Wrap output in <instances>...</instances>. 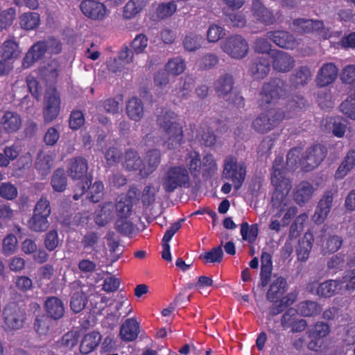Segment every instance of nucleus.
I'll list each match as a JSON object with an SVG mask.
<instances>
[{
    "mask_svg": "<svg viewBox=\"0 0 355 355\" xmlns=\"http://www.w3.org/2000/svg\"><path fill=\"white\" fill-rule=\"evenodd\" d=\"M284 160L281 157L275 159L271 174V182L275 187L272 196V202L278 211L275 214V218L282 216V210L288 206L290 199L288 196L291 188V182L285 175V169L283 166ZM269 227L270 230L279 232L281 224L277 218H272Z\"/></svg>",
    "mask_w": 355,
    "mask_h": 355,
    "instance_id": "nucleus-1",
    "label": "nucleus"
},
{
    "mask_svg": "<svg viewBox=\"0 0 355 355\" xmlns=\"http://www.w3.org/2000/svg\"><path fill=\"white\" fill-rule=\"evenodd\" d=\"M177 118V114L171 110L163 112L157 116V124L164 131L163 146L168 149L177 148L182 143V126Z\"/></svg>",
    "mask_w": 355,
    "mask_h": 355,
    "instance_id": "nucleus-2",
    "label": "nucleus"
},
{
    "mask_svg": "<svg viewBox=\"0 0 355 355\" xmlns=\"http://www.w3.org/2000/svg\"><path fill=\"white\" fill-rule=\"evenodd\" d=\"M308 290L324 297H330L335 294H343L345 291H353L355 289V270H352L340 279L329 280L318 284L316 282L309 284Z\"/></svg>",
    "mask_w": 355,
    "mask_h": 355,
    "instance_id": "nucleus-3",
    "label": "nucleus"
},
{
    "mask_svg": "<svg viewBox=\"0 0 355 355\" xmlns=\"http://www.w3.org/2000/svg\"><path fill=\"white\" fill-rule=\"evenodd\" d=\"M300 154V149L298 148L291 150L287 155V165L293 168L299 164L304 171H309L321 163L326 156L327 150L324 146L316 144L306 150L305 156L302 159H299Z\"/></svg>",
    "mask_w": 355,
    "mask_h": 355,
    "instance_id": "nucleus-4",
    "label": "nucleus"
},
{
    "mask_svg": "<svg viewBox=\"0 0 355 355\" xmlns=\"http://www.w3.org/2000/svg\"><path fill=\"white\" fill-rule=\"evenodd\" d=\"M222 176L230 180L234 189L239 190L245 179L246 165L243 162H238L235 157L229 155L225 159Z\"/></svg>",
    "mask_w": 355,
    "mask_h": 355,
    "instance_id": "nucleus-5",
    "label": "nucleus"
},
{
    "mask_svg": "<svg viewBox=\"0 0 355 355\" xmlns=\"http://www.w3.org/2000/svg\"><path fill=\"white\" fill-rule=\"evenodd\" d=\"M189 175L183 166L170 167L162 178V184L166 192H173L178 187L187 184Z\"/></svg>",
    "mask_w": 355,
    "mask_h": 355,
    "instance_id": "nucleus-6",
    "label": "nucleus"
},
{
    "mask_svg": "<svg viewBox=\"0 0 355 355\" xmlns=\"http://www.w3.org/2000/svg\"><path fill=\"white\" fill-rule=\"evenodd\" d=\"M286 115L280 112L278 108H272L266 112L260 114L253 121V129L259 133H266L277 127Z\"/></svg>",
    "mask_w": 355,
    "mask_h": 355,
    "instance_id": "nucleus-7",
    "label": "nucleus"
},
{
    "mask_svg": "<svg viewBox=\"0 0 355 355\" xmlns=\"http://www.w3.org/2000/svg\"><path fill=\"white\" fill-rule=\"evenodd\" d=\"M60 97L55 88H49L45 94L43 107V117L46 123L55 120L60 110Z\"/></svg>",
    "mask_w": 355,
    "mask_h": 355,
    "instance_id": "nucleus-8",
    "label": "nucleus"
},
{
    "mask_svg": "<svg viewBox=\"0 0 355 355\" xmlns=\"http://www.w3.org/2000/svg\"><path fill=\"white\" fill-rule=\"evenodd\" d=\"M222 50L234 59L244 58L248 52V44L240 35H233L227 37L221 44Z\"/></svg>",
    "mask_w": 355,
    "mask_h": 355,
    "instance_id": "nucleus-9",
    "label": "nucleus"
},
{
    "mask_svg": "<svg viewBox=\"0 0 355 355\" xmlns=\"http://www.w3.org/2000/svg\"><path fill=\"white\" fill-rule=\"evenodd\" d=\"M73 293L71 299V309L74 313L80 312L85 307L87 301V296L92 293L94 286L81 284L80 281H75L71 284Z\"/></svg>",
    "mask_w": 355,
    "mask_h": 355,
    "instance_id": "nucleus-10",
    "label": "nucleus"
},
{
    "mask_svg": "<svg viewBox=\"0 0 355 355\" xmlns=\"http://www.w3.org/2000/svg\"><path fill=\"white\" fill-rule=\"evenodd\" d=\"M4 328L15 330L21 328L25 320L24 311L15 303L8 304L3 309Z\"/></svg>",
    "mask_w": 355,
    "mask_h": 355,
    "instance_id": "nucleus-11",
    "label": "nucleus"
},
{
    "mask_svg": "<svg viewBox=\"0 0 355 355\" xmlns=\"http://www.w3.org/2000/svg\"><path fill=\"white\" fill-rule=\"evenodd\" d=\"M292 29L297 33L318 32L323 38L330 37L329 30L325 28L322 21L297 19L293 21Z\"/></svg>",
    "mask_w": 355,
    "mask_h": 355,
    "instance_id": "nucleus-12",
    "label": "nucleus"
},
{
    "mask_svg": "<svg viewBox=\"0 0 355 355\" xmlns=\"http://www.w3.org/2000/svg\"><path fill=\"white\" fill-rule=\"evenodd\" d=\"M251 14L255 20L266 26L272 25L279 21L260 0H252Z\"/></svg>",
    "mask_w": 355,
    "mask_h": 355,
    "instance_id": "nucleus-13",
    "label": "nucleus"
},
{
    "mask_svg": "<svg viewBox=\"0 0 355 355\" xmlns=\"http://www.w3.org/2000/svg\"><path fill=\"white\" fill-rule=\"evenodd\" d=\"M338 73V68L334 63L323 64L317 73L315 83L318 87H327L337 79Z\"/></svg>",
    "mask_w": 355,
    "mask_h": 355,
    "instance_id": "nucleus-14",
    "label": "nucleus"
},
{
    "mask_svg": "<svg viewBox=\"0 0 355 355\" xmlns=\"http://www.w3.org/2000/svg\"><path fill=\"white\" fill-rule=\"evenodd\" d=\"M270 57L272 58L274 69L279 72H288L295 66L293 58L284 51L272 50L270 53Z\"/></svg>",
    "mask_w": 355,
    "mask_h": 355,
    "instance_id": "nucleus-15",
    "label": "nucleus"
},
{
    "mask_svg": "<svg viewBox=\"0 0 355 355\" xmlns=\"http://www.w3.org/2000/svg\"><path fill=\"white\" fill-rule=\"evenodd\" d=\"M80 9L85 16L92 19H102L107 15L105 5L94 0L83 1Z\"/></svg>",
    "mask_w": 355,
    "mask_h": 355,
    "instance_id": "nucleus-16",
    "label": "nucleus"
},
{
    "mask_svg": "<svg viewBox=\"0 0 355 355\" xmlns=\"http://www.w3.org/2000/svg\"><path fill=\"white\" fill-rule=\"evenodd\" d=\"M284 90L276 82L266 83L263 85L260 93V105L265 106L275 102L277 98L284 96Z\"/></svg>",
    "mask_w": 355,
    "mask_h": 355,
    "instance_id": "nucleus-17",
    "label": "nucleus"
},
{
    "mask_svg": "<svg viewBox=\"0 0 355 355\" xmlns=\"http://www.w3.org/2000/svg\"><path fill=\"white\" fill-rule=\"evenodd\" d=\"M333 193L331 191L326 192L319 201L313 220L315 223L321 224L327 218L332 206Z\"/></svg>",
    "mask_w": 355,
    "mask_h": 355,
    "instance_id": "nucleus-18",
    "label": "nucleus"
},
{
    "mask_svg": "<svg viewBox=\"0 0 355 355\" xmlns=\"http://www.w3.org/2000/svg\"><path fill=\"white\" fill-rule=\"evenodd\" d=\"M87 161L82 157L71 159L67 167L68 175L73 180H82L87 177Z\"/></svg>",
    "mask_w": 355,
    "mask_h": 355,
    "instance_id": "nucleus-19",
    "label": "nucleus"
},
{
    "mask_svg": "<svg viewBox=\"0 0 355 355\" xmlns=\"http://www.w3.org/2000/svg\"><path fill=\"white\" fill-rule=\"evenodd\" d=\"M267 37L281 48L293 49L297 45L296 40L293 35L287 31H270L267 33Z\"/></svg>",
    "mask_w": 355,
    "mask_h": 355,
    "instance_id": "nucleus-20",
    "label": "nucleus"
},
{
    "mask_svg": "<svg viewBox=\"0 0 355 355\" xmlns=\"http://www.w3.org/2000/svg\"><path fill=\"white\" fill-rule=\"evenodd\" d=\"M314 191L315 189L311 183L302 181L295 187L293 199L299 205H304L311 200Z\"/></svg>",
    "mask_w": 355,
    "mask_h": 355,
    "instance_id": "nucleus-21",
    "label": "nucleus"
},
{
    "mask_svg": "<svg viewBox=\"0 0 355 355\" xmlns=\"http://www.w3.org/2000/svg\"><path fill=\"white\" fill-rule=\"evenodd\" d=\"M46 53L44 42H39L34 44L23 59L22 67L24 69L31 67L35 62L40 60Z\"/></svg>",
    "mask_w": 355,
    "mask_h": 355,
    "instance_id": "nucleus-22",
    "label": "nucleus"
},
{
    "mask_svg": "<svg viewBox=\"0 0 355 355\" xmlns=\"http://www.w3.org/2000/svg\"><path fill=\"white\" fill-rule=\"evenodd\" d=\"M139 331V327L137 321L134 318H129L121 324L119 336L123 340L130 342L137 338Z\"/></svg>",
    "mask_w": 355,
    "mask_h": 355,
    "instance_id": "nucleus-23",
    "label": "nucleus"
},
{
    "mask_svg": "<svg viewBox=\"0 0 355 355\" xmlns=\"http://www.w3.org/2000/svg\"><path fill=\"white\" fill-rule=\"evenodd\" d=\"M48 316L55 320L61 318L64 313L63 302L56 297H48L44 304Z\"/></svg>",
    "mask_w": 355,
    "mask_h": 355,
    "instance_id": "nucleus-24",
    "label": "nucleus"
},
{
    "mask_svg": "<svg viewBox=\"0 0 355 355\" xmlns=\"http://www.w3.org/2000/svg\"><path fill=\"white\" fill-rule=\"evenodd\" d=\"M114 214V205L105 202L98 206L94 214V220L100 226H103L110 222Z\"/></svg>",
    "mask_w": 355,
    "mask_h": 355,
    "instance_id": "nucleus-25",
    "label": "nucleus"
},
{
    "mask_svg": "<svg viewBox=\"0 0 355 355\" xmlns=\"http://www.w3.org/2000/svg\"><path fill=\"white\" fill-rule=\"evenodd\" d=\"M160 162V152L157 150H150L147 153L145 163L140 168V175L146 177L152 173Z\"/></svg>",
    "mask_w": 355,
    "mask_h": 355,
    "instance_id": "nucleus-26",
    "label": "nucleus"
},
{
    "mask_svg": "<svg viewBox=\"0 0 355 355\" xmlns=\"http://www.w3.org/2000/svg\"><path fill=\"white\" fill-rule=\"evenodd\" d=\"M234 85V80L232 76L223 74L220 76L216 81L214 88L218 96L222 98H226L230 96Z\"/></svg>",
    "mask_w": 355,
    "mask_h": 355,
    "instance_id": "nucleus-27",
    "label": "nucleus"
},
{
    "mask_svg": "<svg viewBox=\"0 0 355 355\" xmlns=\"http://www.w3.org/2000/svg\"><path fill=\"white\" fill-rule=\"evenodd\" d=\"M1 124L7 132H15L21 125L20 116L15 112H6L1 117Z\"/></svg>",
    "mask_w": 355,
    "mask_h": 355,
    "instance_id": "nucleus-28",
    "label": "nucleus"
},
{
    "mask_svg": "<svg viewBox=\"0 0 355 355\" xmlns=\"http://www.w3.org/2000/svg\"><path fill=\"white\" fill-rule=\"evenodd\" d=\"M268 55L258 58L250 67V72L254 78H264L270 71V62Z\"/></svg>",
    "mask_w": 355,
    "mask_h": 355,
    "instance_id": "nucleus-29",
    "label": "nucleus"
},
{
    "mask_svg": "<svg viewBox=\"0 0 355 355\" xmlns=\"http://www.w3.org/2000/svg\"><path fill=\"white\" fill-rule=\"evenodd\" d=\"M313 240V235L311 232H306L303 238L300 240L296 250L297 259L300 261H305L309 259Z\"/></svg>",
    "mask_w": 355,
    "mask_h": 355,
    "instance_id": "nucleus-30",
    "label": "nucleus"
},
{
    "mask_svg": "<svg viewBox=\"0 0 355 355\" xmlns=\"http://www.w3.org/2000/svg\"><path fill=\"white\" fill-rule=\"evenodd\" d=\"M126 113L128 117L135 121H139L144 115V106L141 101L136 97L130 98L126 104Z\"/></svg>",
    "mask_w": 355,
    "mask_h": 355,
    "instance_id": "nucleus-31",
    "label": "nucleus"
},
{
    "mask_svg": "<svg viewBox=\"0 0 355 355\" xmlns=\"http://www.w3.org/2000/svg\"><path fill=\"white\" fill-rule=\"evenodd\" d=\"M54 155L52 152H41L37 158L35 167L42 175H47L53 164Z\"/></svg>",
    "mask_w": 355,
    "mask_h": 355,
    "instance_id": "nucleus-32",
    "label": "nucleus"
},
{
    "mask_svg": "<svg viewBox=\"0 0 355 355\" xmlns=\"http://www.w3.org/2000/svg\"><path fill=\"white\" fill-rule=\"evenodd\" d=\"M132 202L130 196L120 197L114 205L117 218H129L132 214Z\"/></svg>",
    "mask_w": 355,
    "mask_h": 355,
    "instance_id": "nucleus-33",
    "label": "nucleus"
},
{
    "mask_svg": "<svg viewBox=\"0 0 355 355\" xmlns=\"http://www.w3.org/2000/svg\"><path fill=\"white\" fill-rule=\"evenodd\" d=\"M101 340V336L98 332L92 331L86 334L80 343V352L85 354L90 353L98 345Z\"/></svg>",
    "mask_w": 355,
    "mask_h": 355,
    "instance_id": "nucleus-34",
    "label": "nucleus"
},
{
    "mask_svg": "<svg viewBox=\"0 0 355 355\" xmlns=\"http://www.w3.org/2000/svg\"><path fill=\"white\" fill-rule=\"evenodd\" d=\"M286 281L283 277H278L273 281L267 293V298L270 302H277L285 293Z\"/></svg>",
    "mask_w": 355,
    "mask_h": 355,
    "instance_id": "nucleus-35",
    "label": "nucleus"
},
{
    "mask_svg": "<svg viewBox=\"0 0 355 355\" xmlns=\"http://www.w3.org/2000/svg\"><path fill=\"white\" fill-rule=\"evenodd\" d=\"M0 53L4 60H8L17 58L21 51L18 44L14 40H7L3 43Z\"/></svg>",
    "mask_w": 355,
    "mask_h": 355,
    "instance_id": "nucleus-36",
    "label": "nucleus"
},
{
    "mask_svg": "<svg viewBox=\"0 0 355 355\" xmlns=\"http://www.w3.org/2000/svg\"><path fill=\"white\" fill-rule=\"evenodd\" d=\"M146 6V0H130L123 8V18L131 19L139 13Z\"/></svg>",
    "mask_w": 355,
    "mask_h": 355,
    "instance_id": "nucleus-37",
    "label": "nucleus"
},
{
    "mask_svg": "<svg viewBox=\"0 0 355 355\" xmlns=\"http://www.w3.org/2000/svg\"><path fill=\"white\" fill-rule=\"evenodd\" d=\"M40 23V15L37 12H25L19 17V25L25 30H33L37 28Z\"/></svg>",
    "mask_w": 355,
    "mask_h": 355,
    "instance_id": "nucleus-38",
    "label": "nucleus"
},
{
    "mask_svg": "<svg viewBox=\"0 0 355 355\" xmlns=\"http://www.w3.org/2000/svg\"><path fill=\"white\" fill-rule=\"evenodd\" d=\"M321 310V306L313 301H304L297 305L298 313L304 317L314 316L318 314Z\"/></svg>",
    "mask_w": 355,
    "mask_h": 355,
    "instance_id": "nucleus-39",
    "label": "nucleus"
},
{
    "mask_svg": "<svg viewBox=\"0 0 355 355\" xmlns=\"http://www.w3.org/2000/svg\"><path fill=\"white\" fill-rule=\"evenodd\" d=\"M54 322L48 316L42 315L35 320L34 327L40 336H47L52 333V327Z\"/></svg>",
    "mask_w": 355,
    "mask_h": 355,
    "instance_id": "nucleus-40",
    "label": "nucleus"
},
{
    "mask_svg": "<svg viewBox=\"0 0 355 355\" xmlns=\"http://www.w3.org/2000/svg\"><path fill=\"white\" fill-rule=\"evenodd\" d=\"M27 226L33 232H42L48 229L49 223L48 218L33 214L27 222Z\"/></svg>",
    "mask_w": 355,
    "mask_h": 355,
    "instance_id": "nucleus-41",
    "label": "nucleus"
},
{
    "mask_svg": "<svg viewBox=\"0 0 355 355\" xmlns=\"http://www.w3.org/2000/svg\"><path fill=\"white\" fill-rule=\"evenodd\" d=\"M124 167L129 171H136L142 168V161L138 156L137 153L133 150H129L125 153Z\"/></svg>",
    "mask_w": 355,
    "mask_h": 355,
    "instance_id": "nucleus-42",
    "label": "nucleus"
},
{
    "mask_svg": "<svg viewBox=\"0 0 355 355\" xmlns=\"http://www.w3.org/2000/svg\"><path fill=\"white\" fill-rule=\"evenodd\" d=\"M304 107V101L302 97L297 96L289 100L286 106V111L280 110L286 115L285 119L292 118Z\"/></svg>",
    "mask_w": 355,
    "mask_h": 355,
    "instance_id": "nucleus-43",
    "label": "nucleus"
},
{
    "mask_svg": "<svg viewBox=\"0 0 355 355\" xmlns=\"http://www.w3.org/2000/svg\"><path fill=\"white\" fill-rule=\"evenodd\" d=\"M185 68V62L180 57H176L169 60L165 66L166 71L173 76H178L182 73Z\"/></svg>",
    "mask_w": 355,
    "mask_h": 355,
    "instance_id": "nucleus-44",
    "label": "nucleus"
},
{
    "mask_svg": "<svg viewBox=\"0 0 355 355\" xmlns=\"http://www.w3.org/2000/svg\"><path fill=\"white\" fill-rule=\"evenodd\" d=\"M312 73L308 67H299L293 76L292 81L295 85H304L311 79Z\"/></svg>",
    "mask_w": 355,
    "mask_h": 355,
    "instance_id": "nucleus-45",
    "label": "nucleus"
},
{
    "mask_svg": "<svg viewBox=\"0 0 355 355\" xmlns=\"http://www.w3.org/2000/svg\"><path fill=\"white\" fill-rule=\"evenodd\" d=\"M51 185L55 191L62 192L67 187V178L64 170L58 169L51 179Z\"/></svg>",
    "mask_w": 355,
    "mask_h": 355,
    "instance_id": "nucleus-46",
    "label": "nucleus"
},
{
    "mask_svg": "<svg viewBox=\"0 0 355 355\" xmlns=\"http://www.w3.org/2000/svg\"><path fill=\"white\" fill-rule=\"evenodd\" d=\"M187 165L191 173L198 174L201 168V159L198 153L189 151L186 157Z\"/></svg>",
    "mask_w": 355,
    "mask_h": 355,
    "instance_id": "nucleus-47",
    "label": "nucleus"
},
{
    "mask_svg": "<svg viewBox=\"0 0 355 355\" xmlns=\"http://www.w3.org/2000/svg\"><path fill=\"white\" fill-rule=\"evenodd\" d=\"M104 193V185L101 181H96L87 188V198L93 202H98Z\"/></svg>",
    "mask_w": 355,
    "mask_h": 355,
    "instance_id": "nucleus-48",
    "label": "nucleus"
},
{
    "mask_svg": "<svg viewBox=\"0 0 355 355\" xmlns=\"http://www.w3.org/2000/svg\"><path fill=\"white\" fill-rule=\"evenodd\" d=\"M241 234L243 240L250 243H253L258 235V226L254 224L249 225L248 223H243L241 227Z\"/></svg>",
    "mask_w": 355,
    "mask_h": 355,
    "instance_id": "nucleus-49",
    "label": "nucleus"
},
{
    "mask_svg": "<svg viewBox=\"0 0 355 355\" xmlns=\"http://www.w3.org/2000/svg\"><path fill=\"white\" fill-rule=\"evenodd\" d=\"M177 10V5L174 1L162 3L158 6L156 14L159 19H166L173 15Z\"/></svg>",
    "mask_w": 355,
    "mask_h": 355,
    "instance_id": "nucleus-50",
    "label": "nucleus"
},
{
    "mask_svg": "<svg viewBox=\"0 0 355 355\" xmlns=\"http://www.w3.org/2000/svg\"><path fill=\"white\" fill-rule=\"evenodd\" d=\"M202 37L198 35L190 34L185 37L183 44L186 50L193 51L198 49L202 43Z\"/></svg>",
    "mask_w": 355,
    "mask_h": 355,
    "instance_id": "nucleus-51",
    "label": "nucleus"
},
{
    "mask_svg": "<svg viewBox=\"0 0 355 355\" xmlns=\"http://www.w3.org/2000/svg\"><path fill=\"white\" fill-rule=\"evenodd\" d=\"M223 252L221 246L212 248L210 251L200 256V258L207 263L220 262L223 259Z\"/></svg>",
    "mask_w": 355,
    "mask_h": 355,
    "instance_id": "nucleus-52",
    "label": "nucleus"
},
{
    "mask_svg": "<svg viewBox=\"0 0 355 355\" xmlns=\"http://www.w3.org/2000/svg\"><path fill=\"white\" fill-rule=\"evenodd\" d=\"M197 137L207 146H212L216 143L215 135L207 125L202 126L200 128Z\"/></svg>",
    "mask_w": 355,
    "mask_h": 355,
    "instance_id": "nucleus-53",
    "label": "nucleus"
},
{
    "mask_svg": "<svg viewBox=\"0 0 355 355\" xmlns=\"http://www.w3.org/2000/svg\"><path fill=\"white\" fill-rule=\"evenodd\" d=\"M340 110L344 114L355 120V93L341 103Z\"/></svg>",
    "mask_w": 355,
    "mask_h": 355,
    "instance_id": "nucleus-54",
    "label": "nucleus"
},
{
    "mask_svg": "<svg viewBox=\"0 0 355 355\" xmlns=\"http://www.w3.org/2000/svg\"><path fill=\"white\" fill-rule=\"evenodd\" d=\"M60 67L59 63L56 60H52L42 70V74L49 81H54L58 76Z\"/></svg>",
    "mask_w": 355,
    "mask_h": 355,
    "instance_id": "nucleus-55",
    "label": "nucleus"
},
{
    "mask_svg": "<svg viewBox=\"0 0 355 355\" xmlns=\"http://www.w3.org/2000/svg\"><path fill=\"white\" fill-rule=\"evenodd\" d=\"M18 245V241L17 237L13 234L8 235L3 240V253L6 255H10L14 254Z\"/></svg>",
    "mask_w": 355,
    "mask_h": 355,
    "instance_id": "nucleus-56",
    "label": "nucleus"
},
{
    "mask_svg": "<svg viewBox=\"0 0 355 355\" xmlns=\"http://www.w3.org/2000/svg\"><path fill=\"white\" fill-rule=\"evenodd\" d=\"M51 212L49 201L45 198H41L35 206L33 214L48 218Z\"/></svg>",
    "mask_w": 355,
    "mask_h": 355,
    "instance_id": "nucleus-57",
    "label": "nucleus"
},
{
    "mask_svg": "<svg viewBox=\"0 0 355 355\" xmlns=\"http://www.w3.org/2000/svg\"><path fill=\"white\" fill-rule=\"evenodd\" d=\"M148 40L144 34L137 35L132 40L131 44L132 50L136 53L139 54L144 51L148 46Z\"/></svg>",
    "mask_w": 355,
    "mask_h": 355,
    "instance_id": "nucleus-58",
    "label": "nucleus"
},
{
    "mask_svg": "<svg viewBox=\"0 0 355 355\" xmlns=\"http://www.w3.org/2000/svg\"><path fill=\"white\" fill-rule=\"evenodd\" d=\"M225 35L224 29L218 25L211 24L207 33V40L209 42H216Z\"/></svg>",
    "mask_w": 355,
    "mask_h": 355,
    "instance_id": "nucleus-59",
    "label": "nucleus"
},
{
    "mask_svg": "<svg viewBox=\"0 0 355 355\" xmlns=\"http://www.w3.org/2000/svg\"><path fill=\"white\" fill-rule=\"evenodd\" d=\"M0 196L6 199L12 200L17 197V189L10 183H1L0 184Z\"/></svg>",
    "mask_w": 355,
    "mask_h": 355,
    "instance_id": "nucleus-60",
    "label": "nucleus"
},
{
    "mask_svg": "<svg viewBox=\"0 0 355 355\" xmlns=\"http://www.w3.org/2000/svg\"><path fill=\"white\" fill-rule=\"evenodd\" d=\"M116 228L121 233L129 235L134 232L135 227L129 218H117Z\"/></svg>",
    "mask_w": 355,
    "mask_h": 355,
    "instance_id": "nucleus-61",
    "label": "nucleus"
},
{
    "mask_svg": "<svg viewBox=\"0 0 355 355\" xmlns=\"http://www.w3.org/2000/svg\"><path fill=\"white\" fill-rule=\"evenodd\" d=\"M341 80L347 84L355 82V65L349 64L343 68L340 74Z\"/></svg>",
    "mask_w": 355,
    "mask_h": 355,
    "instance_id": "nucleus-62",
    "label": "nucleus"
},
{
    "mask_svg": "<svg viewBox=\"0 0 355 355\" xmlns=\"http://www.w3.org/2000/svg\"><path fill=\"white\" fill-rule=\"evenodd\" d=\"M59 241L57 231L51 230L46 234L44 245L48 250L53 251L58 247Z\"/></svg>",
    "mask_w": 355,
    "mask_h": 355,
    "instance_id": "nucleus-63",
    "label": "nucleus"
},
{
    "mask_svg": "<svg viewBox=\"0 0 355 355\" xmlns=\"http://www.w3.org/2000/svg\"><path fill=\"white\" fill-rule=\"evenodd\" d=\"M85 123L84 114L78 110L73 111L69 118V126L73 130L80 128Z\"/></svg>",
    "mask_w": 355,
    "mask_h": 355,
    "instance_id": "nucleus-64",
    "label": "nucleus"
}]
</instances>
